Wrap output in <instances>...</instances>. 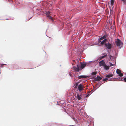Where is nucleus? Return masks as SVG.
I'll list each match as a JSON object with an SVG mask.
<instances>
[{
  "instance_id": "f257e3e1",
  "label": "nucleus",
  "mask_w": 126,
  "mask_h": 126,
  "mask_svg": "<svg viewBox=\"0 0 126 126\" xmlns=\"http://www.w3.org/2000/svg\"><path fill=\"white\" fill-rule=\"evenodd\" d=\"M115 43L117 46L120 48L123 47V43L118 39H117V41L115 42Z\"/></svg>"
},
{
  "instance_id": "f03ea898",
  "label": "nucleus",
  "mask_w": 126,
  "mask_h": 126,
  "mask_svg": "<svg viewBox=\"0 0 126 126\" xmlns=\"http://www.w3.org/2000/svg\"><path fill=\"white\" fill-rule=\"evenodd\" d=\"M99 66H104L106 65L105 62L104 61V60H102L99 63Z\"/></svg>"
},
{
  "instance_id": "7ed1b4c3",
  "label": "nucleus",
  "mask_w": 126,
  "mask_h": 126,
  "mask_svg": "<svg viewBox=\"0 0 126 126\" xmlns=\"http://www.w3.org/2000/svg\"><path fill=\"white\" fill-rule=\"evenodd\" d=\"M78 88L79 91H81L83 90L84 86L82 85L81 84H80L79 85Z\"/></svg>"
},
{
  "instance_id": "20e7f679",
  "label": "nucleus",
  "mask_w": 126,
  "mask_h": 126,
  "mask_svg": "<svg viewBox=\"0 0 126 126\" xmlns=\"http://www.w3.org/2000/svg\"><path fill=\"white\" fill-rule=\"evenodd\" d=\"M105 46L108 49H110L111 47V45L109 43H108V44L107 43L105 44Z\"/></svg>"
},
{
  "instance_id": "39448f33",
  "label": "nucleus",
  "mask_w": 126,
  "mask_h": 126,
  "mask_svg": "<svg viewBox=\"0 0 126 126\" xmlns=\"http://www.w3.org/2000/svg\"><path fill=\"white\" fill-rule=\"evenodd\" d=\"M74 70L77 72H79V66L78 65L76 67L75 66H74L73 67Z\"/></svg>"
},
{
  "instance_id": "423d86ee",
  "label": "nucleus",
  "mask_w": 126,
  "mask_h": 126,
  "mask_svg": "<svg viewBox=\"0 0 126 126\" xmlns=\"http://www.w3.org/2000/svg\"><path fill=\"white\" fill-rule=\"evenodd\" d=\"M86 65V63H81L80 68L81 70L83 69Z\"/></svg>"
},
{
  "instance_id": "0eeeda50",
  "label": "nucleus",
  "mask_w": 126,
  "mask_h": 126,
  "mask_svg": "<svg viewBox=\"0 0 126 126\" xmlns=\"http://www.w3.org/2000/svg\"><path fill=\"white\" fill-rule=\"evenodd\" d=\"M102 79V78L99 76H97L96 78L94 79L95 81H98L101 80Z\"/></svg>"
},
{
  "instance_id": "6e6552de",
  "label": "nucleus",
  "mask_w": 126,
  "mask_h": 126,
  "mask_svg": "<svg viewBox=\"0 0 126 126\" xmlns=\"http://www.w3.org/2000/svg\"><path fill=\"white\" fill-rule=\"evenodd\" d=\"M107 36L106 35H104L103 37L100 38L99 39L98 41L99 42L101 41V40L104 39H106Z\"/></svg>"
},
{
  "instance_id": "1a4fd4ad",
  "label": "nucleus",
  "mask_w": 126,
  "mask_h": 126,
  "mask_svg": "<svg viewBox=\"0 0 126 126\" xmlns=\"http://www.w3.org/2000/svg\"><path fill=\"white\" fill-rule=\"evenodd\" d=\"M107 41V39H105L104 40L102 41L101 42V44L102 45H105V44H106V43Z\"/></svg>"
},
{
  "instance_id": "9d476101",
  "label": "nucleus",
  "mask_w": 126,
  "mask_h": 126,
  "mask_svg": "<svg viewBox=\"0 0 126 126\" xmlns=\"http://www.w3.org/2000/svg\"><path fill=\"white\" fill-rule=\"evenodd\" d=\"M81 96V95H80L79 94H77L76 96V98L78 100H80L82 99Z\"/></svg>"
},
{
  "instance_id": "9b49d317",
  "label": "nucleus",
  "mask_w": 126,
  "mask_h": 126,
  "mask_svg": "<svg viewBox=\"0 0 126 126\" xmlns=\"http://www.w3.org/2000/svg\"><path fill=\"white\" fill-rule=\"evenodd\" d=\"M113 75L112 74H107L106 75V77L107 78H110L113 76Z\"/></svg>"
},
{
  "instance_id": "f8f14e48",
  "label": "nucleus",
  "mask_w": 126,
  "mask_h": 126,
  "mask_svg": "<svg viewBox=\"0 0 126 126\" xmlns=\"http://www.w3.org/2000/svg\"><path fill=\"white\" fill-rule=\"evenodd\" d=\"M87 77V76H80L78 77V78L79 79L83 78H86Z\"/></svg>"
},
{
  "instance_id": "ddd939ff",
  "label": "nucleus",
  "mask_w": 126,
  "mask_h": 126,
  "mask_svg": "<svg viewBox=\"0 0 126 126\" xmlns=\"http://www.w3.org/2000/svg\"><path fill=\"white\" fill-rule=\"evenodd\" d=\"M107 55L106 54L104 56H100L99 58V59L100 60H101L103 58L106 57H107Z\"/></svg>"
},
{
  "instance_id": "4468645a",
  "label": "nucleus",
  "mask_w": 126,
  "mask_h": 126,
  "mask_svg": "<svg viewBox=\"0 0 126 126\" xmlns=\"http://www.w3.org/2000/svg\"><path fill=\"white\" fill-rule=\"evenodd\" d=\"M104 67L105 69L107 70H108L109 69L110 66H109L106 65H105L104 66Z\"/></svg>"
},
{
  "instance_id": "2eb2a0df",
  "label": "nucleus",
  "mask_w": 126,
  "mask_h": 126,
  "mask_svg": "<svg viewBox=\"0 0 126 126\" xmlns=\"http://www.w3.org/2000/svg\"><path fill=\"white\" fill-rule=\"evenodd\" d=\"M50 14V12L49 11H47L46 13V15L47 17L49 16Z\"/></svg>"
},
{
  "instance_id": "dca6fc26",
  "label": "nucleus",
  "mask_w": 126,
  "mask_h": 126,
  "mask_svg": "<svg viewBox=\"0 0 126 126\" xmlns=\"http://www.w3.org/2000/svg\"><path fill=\"white\" fill-rule=\"evenodd\" d=\"M121 72V71L119 69H117L116 71V73L117 74L120 73Z\"/></svg>"
},
{
  "instance_id": "f3484780",
  "label": "nucleus",
  "mask_w": 126,
  "mask_h": 126,
  "mask_svg": "<svg viewBox=\"0 0 126 126\" xmlns=\"http://www.w3.org/2000/svg\"><path fill=\"white\" fill-rule=\"evenodd\" d=\"M118 74V76L120 77H122L123 75V74L121 73V72L120 73H119Z\"/></svg>"
},
{
  "instance_id": "a211bd4d",
  "label": "nucleus",
  "mask_w": 126,
  "mask_h": 126,
  "mask_svg": "<svg viewBox=\"0 0 126 126\" xmlns=\"http://www.w3.org/2000/svg\"><path fill=\"white\" fill-rule=\"evenodd\" d=\"M110 2L111 5L113 6L114 4V0H111Z\"/></svg>"
},
{
  "instance_id": "6ab92c4d",
  "label": "nucleus",
  "mask_w": 126,
  "mask_h": 126,
  "mask_svg": "<svg viewBox=\"0 0 126 126\" xmlns=\"http://www.w3.org/2000/svg\"><path fill=\"white\" fill-rule=\"evenodd\" d=\"M97 73L96 72H94L92 73V75H95Z\"/></svg>"
},
{
  "instance_id": "aec40b11",
  "label": "nucleus",
  "mask_w": 126,
  "mask_h": 126,
  "mask_svg": "<svg viewBox=\"0 0 126 126\" xmlns=\"http://www.w3.org/2000/svg\"><path fill=\"white\" fill-rule=\"evenodd\" d=\"M107 80H108V79L107 78H105L103 80V81H107Z\"/></svg>"
},
{
  "instance_id": "412c9836",
  "label": "nucleus",
  "mask_w": 126,
  "mask_h": 126,
  "mask_svg": "<svg viewBox=\"0 0 126 126\" xmlns=\"http://www.w3.org/2000/svg\"><path fill=\"white\" fill-rule=\"evenodd\" d=\"M47 17L49 19H52V17H51V16H48Z\"/></svg>"
},
{
  "instance_id": "4be33fe9",
  "label": "nucleus",
  "mask_w": 126,
  "mask_h": 126,
  "mask_svg": "<svg viewBox=\"0 0 126 126\" xmlns=\"http://www.w3.org/2000/svg\"><path fill=\"white\" fill-rule=\"evenodd\" d=\"M114 79V78H111L110 79H108V81L110 80H113Z\"/></svg>"
},
{
  "instance_id": "5701e85b",
  "label": "nucleus",
  "mask_w": 126,
  "mask_h": 126,
  "mask_svg": "<svg viewBox=\"0 0 126 126\" xmlns=\"http://www.w3.org/2000/svg\"><path fill=\"white\" fill-rule=\"evenodd\" d=\"M110 65L111 66H113L114 65L112 64L111 63H110Z\"/></svg>"
},
{
  "instance_id": "b1692460",
  "label": "nucleus",
  "mask_w": 126,
  "mask_h": 126,
  "mask_svg": "<svg viewBox=\"0 0 126 126\" xmlns=\"http://www.w3.org/2000/svg\"><path fill=\"white\" fill-rule=\"evenodd\" d=\"M78 83L77 82L76 83L75 85H76V87H77L78 85Z\"/></svg>"
},
{
  "instance_id": "393cba45",
  "label": "nucleus",
  "mask_w": 126,
  "mask_h": 126,
  "mask_svg": "<svg viewBox=\"0 0 126 126\" xmlns=\"http://www.w3.org/2000/svg\"><path fill=\"white\" fill-rule=\"evenodd\" d=\"M122 0L123 1L124 3H125L126 2V0Z\"/></svg>"
},
{
  "instance_id": "a878e982",
  "label": "nucleus",
  "mask_w": 126,
  "mask_h": 126,
  "mask_svg": "<svg viewBox=\"0 0 126 126\" xmlns=\"http://www.w3.org/2000/svg\"><path fill=\"white\" fill-rule=\"evenodd\" d=\"M124 81L126 82V78H124Z\"/></svg>"
},
{
  "instance_id": "bb28decb",
  "label": "nucleus",
  "mask_w": 126,
  "mask_h": 126,
  "mask_svg": "<svg viewBox=\"0 0 126 126\" xmlns=\"http://www.w3.org/2000/svg\"><path fill=\"white\" fill-rule=\"evenodd\" d=\"M90 95V94H88V95H87L86 96V97H88V96H89V95Z\"/></svg>"
},
{
  "instance_id": "cd10ccee",
  "label": "nucleus",
  "mask_w": 126,
  "mask_h": 126,
  "mask_svg": "<svg viewBox=\"0 0 126 126\" xmlns=\"http://www.w3.org/2000/svg\"><path fill=\"white\" fill-rule=\"evenodd\" d=\"M109 56L110 57V58H111L110 57H111V55H110Z\"/></svg>"
},
{
  "instance_id": "c85d7f7f",
  "label": "nucleus",
  "mask_w": 126,
  "mask_h": 126,
  "mask_svg": "<svg viewBox=\"0 0 126 126\" xmlns=\"http://www.w3.org/2000/svg\"><path fill=\"white\" fill-rule=\"evenodd\" d=\"M105 53H104L103 54V55H105Z\"/></svg>"
}]
</instances>
